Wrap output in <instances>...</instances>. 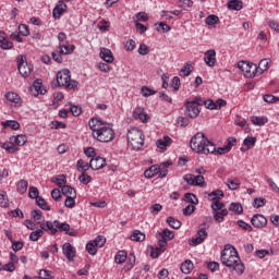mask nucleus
Segmentation results:
<instances>
[{
  "label": "nucleus",
  "mask_w": 279,
  "mask_h": 279,
  "mask_svg": "<svg viewBox=\"0 0 279 279\" xmlns=\"http://www.w3.org/2000/svg\"><path fill=\"white\" fill-rule=\"evenodd\" d=\"M251 121L254 125L263 126L269 122V119H267V117L255 116V117L251 118Z\"/></svg>",
  "instance_id": "473e14b6"
},
{
  "label": "nucleus",
  "mask_w": 279,
  "mask_h": 279,
  "mask_svg": "<svg viewBox=\"0 0 279 279\" xmlns=\"http://www.w3.org/2000/svg\"><path fill=\"white\" fill-rule=\"evenodd\" d=\"M184 197H185V202H187V204L192 206H197V204H199L197 196L193 193H185Z\"/></svg>",
  "instance_id": "72a5a7b5"
},
{
  "label": "nucleus",
  "mask_w": 279,
  "mask_h": 279,
  "mask_svg": "<svg viewBox=\"0 0 279 279\" xmlns=\"http://www.w3.org/2000/svg\"><path fill=\"white\" fill-rule=\"evenodd\" d=\"M205 23L209 26L217 25V23H219V16L210 14L205 19Z\"/></svg>",
  "instance_id": "de8ad7c7"
},
{
  "label": "nucleus",
  "mask_w": 279,
  "mask_h": 279,
  "mask_svg": "<svg viewBox=\"0 0 279 279\" xmlns=\"http://www.w3.org/2000/svg\"><path fill=\"white\" fill-rule=\"evenodd\" d=\"M53 226L59 230V232H69V230H71V226L69 223L60 222V220H54Z\"/></svg>",
  "instance_id": "7c9ffc66"
},
{
  "label": "nucleus",
  "mask_w": 279,
  "mask_h": 279,
  "mask_svg": "<svg viewBox=\"0 0 279 279\" xmlns=\"http://www.w3.org/2000/svg\"><path fill=\"white\" fill-rule=\"evenodd\" d=\"M17 69L22 77H28L32 74V65L27 63V57L20 56L17 59Z\"/></svg>",
  "instance_id": "1a4fd4ad"
},
{
  "label": "nucleus",
  "mask_w": 279,
  "mask_h": 279,
  "mask_svg": "<svg viewBox=\"0 0 279 279\" xmlns=\"http://www.w3.org/2000/svg\"><path fill=\"white\" fill-rule=\"evenodd\" d=\"M203 106L208 110H217V105L213 99L203 100Z\"/></svg>",
  "instance_id": "13d9d810"
},
{
  "label": "nucleus",
  "mask_w": 279,
  "mask_h": 279,
  "mask_svg": "<svg viewBox=\"0 0 279 279\" xmlns=\"http://www.w3.org/2000/svg\"><path fill=\"white\" fill-rule=\"evenodd\" d=\"M3 128H11V130H19L21 124L16 120H8L2 122Z\"/></svg>",
  "instance_id": "a19ab883"
},
{
  "label": "nucleus",
  "mask_w": 279,
  "mask_h": 279,
  "mask_svg": "<svg viewBox=\"0 0 279 279\" xmlns=\"http://www.w3.org/2000/svg\"><path fill=\"white\" fill-rule=\"evenodd\" d=\"M193 269H195V265L193 264V262L191 259H186L185 262H183L181 264V271L182 274H191L193 271Z\"/></svg>",
  "instance_id": "4be33fe9"
},
{
  "label": "nucleus",
  "mask_w": 279,
  "mask_h": 279,
  "mask_svg": "<svg viewBox=\"0 0 279 279\" xmlns=\"http://www.w3.org/2000/svg\"><path fill=\"white\" fill-rule=\"evenodd\" d=\"M167 223L170 226V228H173L174 230H179V228L182 227V222L173 217H168Z\"/></svg>",
  "instance_id": "4c0bfd02"
},
{
  "label": "nucleus",
  "mask_w": 279,
  "mask_h": 279,
  "mask_svg": "<svg viewBox=\"0 0 279 279\" xmlns=\"http://www.w3.org/2000/svg\"><path fill=\"white\" fill-rule=\"evenodd\" d=\"M131 241H136V242L145 241V233L138 230L133 231L131 235Z\"/></svg>",
  "instance_id": "c03bdc74"
},
{
  "label": "nucleus",
  "mask_w": 279,
  "mask_h": 279,
  "mask_svg": "<svg viewBox=\"0 0 279 279\" xmlns=\"http://www.w3.org/2000/svg\"><path fill=\"white\" fill-rule=\"evenodd\" d=\"M133 118L134 119H140V121H142V123H147L149 116L147 113H145V109L137 107L134 111H133Z\"/></svg>",
  "instance_id": "f3484780"
},
{
  "label": "nucleus",
  "mask_w": 279,
  "mask_h": 279,
  "mask_svg": "<svg viewBox=\"0 0 279 279\" xmlns=\"http://www.w3.org/2000/svg\"><path fill=\"white\" fill-rule=\"evenodd\" d=\"M124 49L125 51H134V49H136V41H134V39L126 40Z\"/></svg>",
  "instance_id": "4d7b16f0"
},
{
  "label": "nucleus",
  "mask_w": 279,
  "mask_h": 279,
  "mask_svg": "<svg viewBox=\"0 0 279 279\" xmlns=\"http://www.w3.org/2000/svg\"><path fill=\"white\" fill-rule=\"evenodd\" d=\"M19 33L21 34V36H29V27L25 24H20Z\"/></svg>",
  "instance_id": "0e129e2a"
},
{
  "label": "nucleus",
  "mask_w": 279,
  "mask_h": 279,
  "mask_svg": "<svg viewBox=\"0 0 279 279\" xmlns=\"http://www.w3.org/2000/svg\"><path fill=\"white\" fill-rule=\"evenodd\" d=\"M190 147L196 154H215V143H213L204 133H196L190 142Z\"/></svg>",
  "instance_id": "7ed1b4c3"
},
{
  "label": "nucleus",
  "mask_w": 279,
  "mask_h": 279,
  "mask_svg": "<svg viewBox=\"0 0 279 279\" xmlns=\"http://www.w3.org/2000/svg\"><path fill=\"white\" fill-rule=\"evenodd\" d=\"M2 149H5L9 154H14L19 151V147H16V144L14 142H5L1 145Z\"/></svg>",
  "instance_id": "c85d7f7f"
},
{
  "label": "nucleus",
  "mask_w": 279,
  "mask_h": 279,
  "mask_svg": "<svg viewBox=\"0 0 279 279\" xmlns=\"http://www.w3.org/2000/svg\"><path fill=\"white\" fill-rule=\"evenodd\" d=\"M36 204L37 206H39V208H41V210H51V207L49 206V204H47V201H45L43 196L37 197Z\"/></svg>",
  "instance_id": "79ce46f5"
},
{
  "label": "nucleus",
  "mask_w": 279,
  "mask_h": 279,
  "mask_svg": "<svg viewBox=\"0 0 279 279\" xmlns=\"http://www.w3.org/2000/svg\"><path fill=\"white\" fill-rule=\"evenodd\" d=\"M160 239H165L166 241H172L174 239L173 231L169 229H165L161 233H159Z\"/></svg>",
  "instance_id": "37998d69"
},
{
  "label": "nucleus",
  "mask_w": 279,
  "mask_h": 279,
  "mask_svg": "<svg viewBox=\"0 0 279 279\" xmlns=\"http://www.w3.org/2000/svg\"><path fill=\"white\" fill-rule=\"evenodd\" d=\"M211 210L214 213L215 221H218V223H223L225 217H228V210L226 209V204L219 201H215L211 204Z\"/></svg>",
  "instance_id": "0eeeda50"
},
{
  "label": "nucleus",
  "mask_w": 279,
  "mask_h": 279,
  "mask_svg": "<svg viewBox=\"0 0 279 279\" xmlns=\"http://www.w3.org/2000/svg\"><path fill=\"white\" fill-rule=\"evenodd\" d=\"M57 83L58 86H64L65 88H77L80 83L76 81H71V71L61 70L57 73Z\"/></svg>",
  "instance_id": "39448f33"
},
{
  "label": "nucleus",
  "mask_w": 279,
  "mask_h": 279,
  "mask_svg": "<svg viewBox=\"0 0 279 279\" xmlns=\"http://www.w3.org/2000/svg\"><path fill=\"white\" fill-rule=\"evenodd\" d=\"M34 221H37V223H40V221H43V211L40 209H34L31 213Z\"/></svg>",
  "instance_id": "3c124183"
},
{
  "label": "nucleus",
  "mask_w": 279,
  "mask_h": 279,
  "mask_svg": "<svg viewBox=\"0 0 279 279\" xmlns=\"http://www.w3.org/2000/svg\"><path fill=\"white\" fill-rule=\"evenodd\" d=\"M43 234H44L43 229H38L36 231H33L29 234V240L31 241H38V239H40V236H43Z\"/></svg>",
  "instance_id": "864d4df0"
},
{
  "label": "nucleus",
  "mask_w": 279,
  "mask_h": 279,
  "mask_svg": "<svg viewBox=\"0 0 279 279\" xmlns=\"http://www.w3.org/2000/svg\"><path fill=\"white\" fill-rule=\"evenodd\" d=\"M229 10H235L236 12L243 10V1L241 0H228Z\"/></svg>",
  "instance_id": "bb28decb"
},
{
  "label": "nucleus",
  "mask_w": 279,
  "mask_h": 279,
  "mask_svg": "<svg viewBox=\"0 0 279 279\" xmlns=\"http://www.w3.org/2000/svg\"><path fill=\"white\" fill-rule=\"evenodd\" d=\"M10 141H12V143H14V145H17L19 147H23V145H25V143H27V136L20 134L16 136H12L10 138Z\"/></svg>",
  "instance_id": "a878e982"
},
{
  "label": "nucleus",
  "mask_w": 279,
  "mask_h": 279,
  "mask_svg": "<svg viewBox=\"0 0 279 279\" xmlns=\"http://www.w3.org/2000/svg\"><path fill=\"white\" fill-rule=\"evenodd\" d=\"M66 8H68L66 3H64V1H62V0H60L52 11L53 19H56V20L62 19V14H64V12H66Z\"/></svg>",
  "instance_id": "4468645a"
},
{
  "label": "nucleus",
  "mask_w": 279,
  "mask_h": 279,
  "mask_svg": "<svg viewBox=\"0 0 279 279\" xmlns=\"http://www.w3.org/2000/svg\"><path fill=\"white\" fill-rule=\"evenodd\" d=\"M4 98L7 99V104H9V106H13L14 108H20V106H23L21 96L14 92H8L4 95Z\"/></svg>",
  "instance_id": "9b49d317"
},
{
  "label": "nucleus",
  "mask_w": 279,
  "mask_h": 279,
  "mask_svg": "<svg viewBox=\"0 0 279 279\" xmlns=\"http://www.w3.org/2000/svg\"><path fill=\"white\" fill-rule=\"evenodd\" d=\"M27 186H29V183L26 180H21L17 183V191L21 193V195H24V193H27Z\"/></svg>",
  "instance_id": "49530a36"
},
{
  "label": "nucleus",
  "mask_w": 279,
  "mask_h": 279,
  "mask_svg": "<svg viewBox=\"0 0 279 279\" xmlns=\"http://www.w3.org/2000/svg\"><path fill=\"white\" fill-rule=\"evenodd\" d=\"M191 73H193V65H191V63H186L183 69H181L179 75L181 77H189V75H191Z\"/></svg>",
  "instance_id": "c9c22d12"
},
{
  "label": "nucleus",
  "mask_w": 279,
  "mask_h": 279,
  "mask_svg": "<svg viewBox=\"0 0 279 279\" xmlns=\"http://www.w3.org/2000/svg\"><path fill=\"white\" fill-rule=\"evenodd\" d=\"M114 260L118 265H122V263L128 260V253H125V251H119L114 257Z\"/></svg>",
  "instance_id": "e433bc0d"
},
{
  "label": "nucleus",
  "mask_w": 279,
  "mask_h": 279,
  "mask_svg": "<svg viewBox=\"0 0 279 279\" xmlns=\"http://www.w3.org/2000/svg\"><path fill=\"white\" fill-rule=\"evenodd\" d=\"M61 192L65 197H77V192L71 185L62 186Z\"/></svg>",
  "instance_id": "5701e85b"
},
{
  "label": "nucleus",
  "mask_w": 279,
  "mask_h": 279,
  "mask_svg": "<svg viewBox=\"0 0 279 279\" xmlns=\"http://www.w3.org/2000/svg\"><path fill=\"white\" fill-rule=\"evenodd\" d=\"M100 58L108 64H112L114 62V56H112V51L108 48H101Z\"/></svg>",
  "instance_id": "a211bd4d"
},
{
  "label": "nucleus",
  "mask_w": 279,
  "mask_h": 279,
  "mask_svg": "<svg viewBox=\"0 0 279 279\" xmlns=\"http://www.w3.org/2000/svg\"><path fill=\"white\" fill-rule=\"evenodd\" d=\"M171 143H173V140H171V137H169V135H165L163 138L157 140L156 145H157L158 149H161V151H165L167 149V147H169V145H171Z\"/></svg>",
  "instance_id": "6ab92c4d"
},
{
  "label": "nucleus",
  "mask_w": 279,
  "mask_h": 279,
  "mask_svg": "<svg viewBox=\"0 0 279 279\" xmlns=\"http://www.w3.org/2000/svg\"><path fill=\"white\" fill-rule=\"evenodd\" d=\"M40 228L41 230H45V232H50L52 235L58 233V228L51 221L40 223Z\"/></svg>",
  "instance_id": "412c9836"
},
{
  "label": "nucleus",
  "mask_w": 279,
  "mask_h": 279,
  "mask_svg": "<svg viewBox=\"0 0 279 279\" xmlns=\"http://www.w3.org/2000/svg\"><path fill=\"white\" fill-rule=\"evenodd\" d=\"M199 106H204V99L202 98H195L192 101L185 102L186 114L190 119H197V117H199L202 112Z\"/></svg>",
  "instance_id": "423d86ee"
},
{
  "label": "nucleus",
  "mask_w": 279,
  "mask_h": 279,
  "mask_svg": "<svg viewBox=\"0 0 279 279\" xmlns=\"http://www.w3.org/2000/svg\"><path fill=\"white\" fill-rule=\"evenodd\" d=\"M0 47L3 50H8V49H12L14 47V44L10 40H8V38L3 41H0Z\"/></svg>",
  "instance_id": "69168bd1"
},
{
  "label": "nucleus",
  "mask_w": 279,
  "mask_h": 279,
  "mask_svg": "<svg viewBox=\"0 0 279 279\" xmlns=\"http://www.w3.org/2000/svg\"><path fill=\"white\" fill-rule=\"evenodd\" d=\"M229 210H231V213H236V215H241L243 213V205L240 203H231Z\"/></svg>",
  "instance_id": "a18cd8bd"
},
{
  "label": "nucleus",
  "mask_w": 279,
  "mask_h": 279,
  "mask_svg": "<svg viewBox=\"0 0 279 279\" xmlns=\"http://www.w3.org/2000/svg\"><path fill=\"white\" fill-rule=\"evenodd\" d=\"M140 56H147L149 53V47L145 44H141L138 48Z\"/></svg>",
  "instance_id": "774afa93"
},
{
  "label": "nucleus",
  "mask_w": 279,
  "mask_h": 279,
  "mask_svg": "<svg viewBox=\"0 0 279 279\" xmlns=\"http://www.w3.org/2000/svg\"><path fill=\"white\" fill-rule=\"evenodd\" d=\"M89 167L94 171H99V169H104L106 167V159L104 157H96L90 159Z\"/></svg>",
  "instance_id": "2eb2a0df"
},
{
  "label": "nucleus",
  "mask_w": 279,
  "mask_h": 279,
  "mask_svg": "<svg viewBox=\"0 0 279 279\" xmlns=\"http://www.w3.org/2000/svg\"><path fill=\"white\" fill-rule=\"evenodd\" d=\"M28 196L31 197V199H38V197H40L38 187H36V186L29 187Z\"/></svg>",
  "instance_id": "6e6d98bb"
},
{
  "label": "nucleus",
  "mask_w": 279,
  "mask_h": 279,
  "mask_svg": "<svg viewBox=\"0 0 279 279\" xmlns=\"http://www.w3.org/2000/svg\"><path fill=\"white\" fill-rule=\"evenodd\" d=\"M229 151H230V146H223V147L217 148V145H215V151L209 154H214V156H223L226 154H229Z\"/></svg>",
  "instance_id": "58836bf2"
},
{
  "label": "nucleus",
  "mask_w": 279,
  "mask_h": 279,
  "mask_svg": "<svg viewBox=\"0 0 279 279\" xmlns=\"http://www.w3.org/2000/svg\"><path fill=\"white\" fill-rule=\"evenodd\" d=\"M204 62L207 64V66H210V69L215 68L217 64V51L215 49L207 50L204 53Z\"/></svg>",
  "instance_id": "f8f14e48"
},
{
  "label": "nucleus",
  "mask_w": 279,
  "mask_h": 279,
  "mask_svg": "<svg viewBox=\"0 0 279 279\" xmlns=\"http://www.w3.org/2000/svg\"><path fill=\"white\" fill-rule=\"evenodd\" d=\"M78 180L80 182H82V184H90L93 178L88 175L86 172H82V174L78 177Z\"/></svg>",
  "instance_id": "5fc2aeb1"
},
{
  "label": "nucleus",
  "mask_w": 279,
  "mask_h": 279,
  "mask_svg": "<svg viewBox=\"0 0 279 279\" xmlns=\"http://www.w3.org/2000/svg\"><path fill=\"white\" fill-rule=\"evenodd\" d=\"M93 242L97 247H104V245H106V238H104V235H98Z\"/></svg>",
  "instance_id": "680f3d73"
},
{
  "label": "nucleus",
  "mask_w": 279,
  "mask_h": 279,
  "mask_svg": "<svg viewBox=\"0 0 279 279\" xmlns=\"http://www.w3.org/2000/svg\"><path fill=\"white\" fill-rule=\"evenodd\" d=\"M251 223L254 226V228H265V226H267V218L260 214H257L252 217Z\"/></svg>",
  "instance_id": "dca6fc26"
},
{
  "label": "nucleus",
  "mask_w": 279,
  "mask_h": 279,
  "mask_svg": "<svg viewBox=\"0 0 279 279\" xmlns=\"http://www.w3.org/2000/svg\"><path fill=\"white\" fill-rule=\"evenodd\" d=\"M193 213H195V205L190 204L185 208H183L184 217H191Z\"/></svg>",
  "instance_id": "052dcab7"
},
{
  "label": "nucleus",
  "mask_w": 279,
  "mask_h": 279,
  "mask_svg": "<svg viewBox=\"0 0 279 279\" xmlns=\"http://www.w3.org/2000/svg\"><path fill=\"white\" fill-rule=\"evenodd\" d=\"M220 260L225 267L233 269L238 276L245 274V264H243L239 252L232 244L225 245V248L221 251Z\"/></svg>",
  "instance_id": "f257e3e1"
},
{
  "label": "nucleus",
  "mask_w": 279,
  "mask_h": 279,
  "mask_svg": "<svg viewBox=\"0 0 279 279\" xmlns=\"http://www.w3.org/2000/svg\"><path fill=\"white\" fill-rule=\"evenodd\" d=\"M62 252L64 256L68 258V260L72 263L76 254L75 247H73L71 243L66 242L62 246Z\"/></svg>",
  "instance_id": "ddd939ff"
},
{
  "label": "nucleus",
  "mask_w": 279,
  "mask_h": 279,
  "mask_svg": "<svg viewBox=\"0 0 279 279\" xmlns=\"http://www.w3.org/2000/svg\"><path fill=\"white\" fill-rule=\"evenodd\" d=\"M86 250L88 254H90L92 256H95V254H97V244H95L93 241H89L86 244Z\"/></svg>",
  "instance_id": "8fccbe9b"
},
{
  "label": "nucleus",
  "mask_w": 279,
  "mask_h": 279,
  "mask_svg": "<svg viewBox=\"0 0 279 279\" xmlns=\"http://www.w3.org/2000/svg\"><path fill=\"white\" fill-rule=\"evenodd\" d=\"M160 210H162V205H160V204H154L149 208V211L151 213V215H158V213H160Z\"/></svg>",
  "instance_id": "338daca9"
},
{
  "label": "nucleus",
  "mask_w": 279,
  "mask_h": 279,
  "mask_svg": "<svg viewBox=\"0 0 279 279\" xmlns=\"http://www.w3.org/2000/svg\"><path fill=\"white\" fill-rule=\"evenodd\" d=\"M88 125L93 132V137L99 141V143H110V141H114V130L108 126L101 119L92 118Z\"/></svg>",
  "instance_id": "f03ea898"
},
{
  "label": "nucleus",
  "mask_w": 279,
  "mask_h": 279,
  "mask_svg": "<svg viewBox=\"0 0 279 279\" xmlns=\"http://www.w3.org/2000/svg\"><path fill=\"white\" fill-rule=\"evenodd\" d=\"M159 173H160L159 165H153L145 170L144 175L145 178L151 179V178H155V175H159Z\"/></svg>",
  "instance_id": "aec40b11"
},
{
  "label": "nucleus",
  "mask_w": 279,
  "mask_h": 279,
  "mask_svg": "<svg viewBox=\"0 0 279 279\" xmlns=\"http://www.w3.org/2000/svg\"><path fill=\"white\" fill-rule=\"evenodd\" d=\"M33 88L38 93L39 95H45L47 93V89H45V86H43V80L37 78L33 83Z\"/></svg>",
  "instance_id": "c756f323"
},
{
  "label": "nucleus",
  "mask_w": 279,
  "mask_h": 279,
  "mask_svg": "<svg viewBox=\"0 0 279 279\" xmlns=\"http://www.w3.org/2000/svg\"><path fill=\"white\" fill-rule=\"evenodd\" d=\"M227 186L230 191H236L241 186V180L239 178H229L227 180Z\"/></svg>",
  "instance_id": "b1692460"
},
{
  "label": "nucleus",
  "mask_w": 279,
  "mask_h": 279,
  "mask_svg": "<svg viewBox=\"0 0 279 279\" xmlns=\"http://www.w3.org/2000/svg\"><path fill=\"white\" fill-rule=\"evenodd\" d=\"M53 182L57 184V186L62 189V186H64V184H66V177L64 174H60L59 177H57L53 180Z\"/></svg>",
  "instance_id": "603ef678"
},
{
  "label": "nucleus",
  "mask_w": 279,
  "mask_h": 279,
  "mask_svg": "<svg viewBox=\"0 0 279 279\" xmlns=\"http://www.w3.org/2000/svg\"><path fill=\"white\" fill-rule=\"evenodd\" d=\"M243 144L245 147H247V149H250V147H254V145H256V137H246L243 141Z\"/></svg>",
  "instance_id": "e2e57ef3"
},
{
  "label": "nucleus",
  "mask_w": 279,
  "mask_h": 279,
  "mask_svg": "<svg viewBox=\"0 0 279 279\" xmlns=\"http://www.w3.org/2000/svg\"><path fill=\"white\" fill-rule=\"evenodd\" d=\"M223 191L221 190H216L213 191L211 193H209L208 197L211 202H219V199H221V197H223Z\"/></svg>",
  "instance_id": "f704fd0d"
},
{
  "label": "nucleus",
  "mask_w": 279,
  "mask_h": 279,
  "mask_svg": "<svg viewBox=\"0 0 279 279\" xmlns=\"http://www.w3.org/2000/svg\"><path fill=\"white\" fill-rule=\"evenodd\" d=\"M74 51H75V45L69 46V43H66V45L59 46V52L63 53V56H69V53H73Z\"/></svg>",
  "instance_id": "cd10ccee"
},
{
  "label": "nucleus",
  "mask_w": 279,
  "mask_h": 279,
  "mask_svg": "<svg viewBox=\"0 0 279 279\" xmlns=\"http://www.w3.org/2000/svg\"><path fill=\"white\" fill-rule=\"evenodd\" d=\"M238 69L242 71L245 77H256L258 65L247 61H240L238 63Z\"/></svg>",
  "instance_id": "6e6552de"
},
{
  "label": "nucleus",
  "mask_w": 279,
  "mask_h": 279,
  "mask_svg": "<svg viewBox=\"0 0 279 279\" xmlns=\"http://www.w3.org/2000/svg\"><path fill=\"white\" fill-rule=\"evenodd\" d=\"M128 143L134 151H140L145 145V134L138 128H132L126 134Z\"/></svg>",
  "instance_id": "20e7f679"
},
{
  "label": "nucleus",
  "mask_w": 279,
  "mask_h": 279,
  "mask_svg": "<svg viewBox=\"0 0 279 279\" xmlns=\"http://www.w3.org/2000/svg\"><path fill=\"white\" fill-rule=\"evenodd\" d=\"M76 169L81 173H86L88 169H90V163L83 161V159H78L76 163Z\"/></svg>",
  "instance_id": "2f4dec72"
},
{
  "label": "nucleus",
  "mask_w": 279,
  "mask_h": 279,
  "mask_svg": "<svg viewBox=\"0 0 279 279\" xmlns=\"http://www.w3.org/2000/svg\"><path fill=\"white\" fill-rule=\"evenodd\" d=\"M173 162L166 161L159 165V178H167V174L169 173V167H171Z\"/></svg>",
  "instance_id": "393cba45"
},
{
  "label": "nucleus",
  "mask_w": 279,
  "mask_h": 279,
  "mask_svg": "<svg viewBox=\"0 0 279 279\" xmlns=\"http://www.w3.org/2000/svg\"><path fill=\"white\" fill-rule=\"evenodd\" d=\"M39 279H53V272L51 270H39Z\"/></svg>",
  "instance_id": "09e8293b"
},
{
  "label": "nucleus",
  "mask_w": 279,
  "mask_h": 279,
  "mask_svg": "<svg viewBox=\"0 0 279 279\" xmlns=\"http://www.w3.org/2000/svg\"><path fill=\"white\" fill-rule=\"evenodd\" d=\"M0 206L1 208H8L10 206L8 193L4 191L0 192Z\"/></svg>",
  "instance_id": "ea45409f"
},
{
  "label": "nucleus",
  "mask_w": 279,
  "mask_h": 279,
  "mask_svg": "<svg viewBox=\"0 0 279 279\" xmlns=\"http://www.w3.org/2000/svg\"><path fill=\"white\" fill-rule=\"evenodd\" d=\"M142 95H143V97H151V95H156V90H154L147 86H143Z\"/></svg>",
  "instance_id": "bf43d9fd"
},
{
  "label": "nucleus",
  "mask_w": 279,
  "mask_h": 279,
  "mask_svg": "<svg viewBox=\"0 0 279 279\" xmlns=\"http://www.w3.org/2000/svg\"><path fill=\"white\" fill-rule=\"evenodd\" d=\"M184 182L189 184L190 186H206V180L204 179V175L198 174H185L183 177Z\"/></svg>",
  "instance_id": "9d476101"
}]
</instances>
